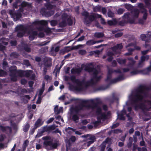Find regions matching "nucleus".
Segmentation results:
<instances>
[{
	"instance_id": "nucleus-60",
	"label": "nucleus",
	"mask_w": 151,
	"mask_h": 151,
	"mask_svg": "<svg viewBox=\"0 0 151 151\" xmlns=\"http://www.w3.org/2000/svg\"><path fill=\"white\" fill-rule=\"evenodd\" d=\"M123 35V33L122 32H119L115 34L114 36L115 37H119L122 36Z\"/></svg>"
},
{
	"instance_id": "nucleus-44",
	"label": "nucleus",
	"mask_w": 151,
	"mask_h": 151,
	"mask_svg": "<svg viewBox=\"0 0 151 151\" xmlns=\"http://www.w3.org/2000/svg\"><path fill=\"white\" fill-rule=\"evenodd\" d=\"M147 10H146L145 12H141V13H143V19L144 20H146L147 18Z\"/></svg>"
},
{
	"instance_id": "nucleus-22",
	"label": "nucleus",
	"mask_w": 151,
	"mask_h": 151,
	"mask_svg": "<svg viewBox=\"0 0 151 151\" xmlns=\"http://www.w3.org/2000/svg\"><path fill=\"white\" fill-rule=\"evenodd\" d=\"M104 36V34L102 32H96L94 34V37L98 38L102 37Z\"/></svg>"
},
{
	"instance_id": "nucleus-9",
	"label": "nucleus",
	"mask_w": 151,
	"mask_h": 151,
	"mask_svg": "<svg viewBox=\"0 0 151 151\" xmlns=\"http://www.w3.org/2000/svg\"><path fill=\"white\" fill-rule=\"evenodd\" d=\"M131 14L129 12L125 13L122 17L123 19L118 22L119 25L123 26L128 23L131 24L134 23L135 20L134 18H131Z\"/></svg>"
},
{
	"instance_id": "nucleus-58",
	"label": "nucleus",
	"mask_w": 151,
	"mask_h": 151,
	"mask_svg": "<svg viewBox=\"0 0 151 151\" xmlns=\"http://www.w3.org/2000/svg\"><path fill=\"white\" fill-rule=\"evenodd\" d=\"M67 21L69 25H71L72 24L73 22L70 18H68Z\"/></svg>"
},
{
	"instance_id": "nucleus-43",
	"label": "nucleus",
	"mask_w": 151,
	"mask_h": 151,
	"mask_svg": "<svg viewBox=\"0 0 151 151\" xmlns=\"http://www.w3.org/2000/svg\"><path fill=\"white\" fill-rule=\"evenodd\" d=\"M32 71L31 70H27L26 71L25 74L26 77H29L32 74Z\"/></svg>"
},
{
	"instance_id": "nucleus-52",
	"label": "nucleus",
	"mask_w": 151,
	"mask_h": 151,
	"mask_svg": "<svg viewBox=\"0 0 151 151\" xmlns=\"http://www.w3.org/2000/svg\"><path fill=\"white\" fill-rule=\"evenodd\" d=\"M101 10V7L99 6H96L93 8V10L94 12L100 11Z\"/></svg>"
},
{
	"instance_id": "nucleus-14",
	"label": "nucleus",
	"mask_w": 151,
	"mask_h": 151,
	"mask_svg": "<svg viewBox=\"0 0 151 151\" xmlns=\"http://www.w3.org/2000/svg\"><path fill=\"white\" fill-rule=\"evenodd\" d=\"M0 129L3 132L6 133H10L12 132V128L10 127L9 126H4L2 125H0Z\"/></svg>"
},
{
	"instance_id": "nucleus-27",
	"label": "nucleus",
	"mask_w": 151,
	"mask_h": 151,
	"mask_svg": "<svg viewBox=\"0 0 151 151\" xmlns=\"http://www.w3.org/2000/svg\"><path fill=\"white\" fill-rule=\"evenodd\" d=\"M19 54L16 52H12L10 54V57L12 59L17 58L19 57Z\"/></svg>"
},
{
	"instance_id": "nucleus-8",
	"label": "nucleus",
	"mask_w": 151,
	"mask_h": 151,
	"mask_svg": "<svg viewBox=\"0 0 151 151\" xmlns=\"http://www.w3.org/2000/svg\"><path fill=\"white\" fill-rule=\"evenodd\" d=\"M80 105V104L76 106L75 107H72L70 108V118L72 121L76 123L78 122L79 119V112L81 110H86V108H82L81 109H78L77 107Z\"/></svg>"
},
{
	"instance_id": "nucleus-19",
	"label": "nucleus",
	"mask_w": 151,
	"mask_h": 151,
	"mask_svg": "<svg viewBox=\"0 0 151 151\" xmlns=\"http://www.w3.org/2000/svg\"><path fill=\"white\" fill-rule=\"evenodd\" d=\"M45 132H48V126H45L42 127V129L40 132H39L38 134H37V136H38L39 135V136L41 135Z\"/></svg>"
},
{
	"instance_id": "nucleus-39",
	"label": "nucleus",
	"mask_w": 151,
	"mask_h": 151,
	"mask_svg": "<svg viewBox=\"0 0 151 151\" xmlns=\"http://www.w3.org/2000/svg\"><path fill=\"white\" fill-rule=\"evenodd\" d=\"M144 61L142 60L141 59V60L139 61L138 65L137 67L138 68H142L143 66L144 65Z\"/></svg>"
},
{
	"instance_id": "nucleus-10",
	"label": "nucleus",
	"mask_w": 151,
	"mask_h": 151,
	"mask_svg": "<svg viewBox=\"0 0 151 151\" xmlns=\"http://www.w3.org/2000/svg\"><path fill=\"white\" fill-rule=\"evenodd\" d=\"M43 145L45 147L47 150H53L56 148L58 146L57 143H53L51 141H45Z\"/></svg>"
},
{
	"instance_id": "nucleus-57",
	"label": "nucleus",
	"mask_w": 151,
	"mask_h": 151,
	"mask_svg": "<svg viewBox=\"0 0 151 151\" xmlns=\"http://www.w3.org/2000/svg\"><path fill=\"white\" fill-rule=\"evenodd\" d=\"M44 90L43 88L40 89L39 90V92L38 95V96L42 97L41 96Z\"/></svg>"
},
{
	"instance_id": "nucleus-31",
	"label": "nucleus",
	"mask_w": 151,
	"mask_h": 151,
	"mask_svg": "<svg viewBox=\"0 0 151 151\" xmlns=\"http://www.w3.org/2000/svg\"><path fill=\"white\" fill-rule=\"evenodd\" d=\"M134 48H129L128 49V50L129 51L128 52L125 53L124 54L125 55L128 56L131 55L132 54V52L134 50Z\"/></svg>"
},
{
	"instance_id": "nucleus-36",
	"label": "nucleus",
	"mask_w": 151,
	"mask_h": 151,
	"mask_svg": "<svg viewBox=\"0 0 151 151\" xmlns=\"http://www.w3.org/2000/svg\"><path fill=\"white\" fill-rule=\"evenodd\" d=\"M70 130L73 132H75V129L71 127H68V128H66L65 129L66 132L68 133L69 134L71 133V131Z\"/></svg>"
},
{
	"instance_id": "nucleus-49",
	"label": "nucleus",
	"mask_w": 151,
	"mask_h": 151,
	"mask_svg": "<svg viewBox=\"0 0 151 151\" xmlns=\"http://www.w3.org/2000/svg\"><path fill=\"white\" fill-rule=\"evenodd\" d=\"M125 8L128 10H131L132 9V6L129 4H126L125 5Z\"/></svg>"
},
{
	"instance_id": "nucleus-50",
	"label": "nucleus",
	"mask_w": 151,
	"mask_h": 151,
	"mask_svg": "<svg viewBox=\"0 0 151 151\" xmlns=\"http://www.w3.org/2000/svg\"><path fill=\"white\" fill-rule=\"evenodd\" d=\"M50 24L52 26H55L57 24V22L56 20H52L50 21Z\"/></svg>"
},
{
	"instance_id": "nucleus-15",
	"label": "nucleus",
	"mask_w": 151,
	"mask_h": 151,
	"mask_svg": "<svg viewBox=\"0 0 151 151\" xmlns=\"http://www.w3.org/2000/svg\"><path fill=\"white\" fill-rule=\"evenodd\" d=\"M52 59L50 58H46L44 59V66L47 67H50L52 65Z\"/></svg>"
},
{
	"instance_id": "nucleus-28",
	"label": "nucleus",
	"mask_w": 151,
	"mask_h": 151,
	"mask_svg": "<svg viewBox=\"0 0 151 151\" xmlns=\"http://www.w3.org/2000/svg\"><path fill=\"white\" fill-rule=\"evenodd\" d=\"M106 100L110 103H113L115 100L114 94H113L112 96L107 98Z\"/></svg>"
},
{
	"instance_id": "nucleus-34",
	"label": "nucleus",
	"mask_w": 151,
	"mask_h": 151,
	"mask_svg": "<svg viewBox=\"0 0 151 151\" xmlns=\"http://www.w3.org/2000/svg\"><path fill=\"white\" fill-rule=\"evenodd\" d=\"M55 128V125L53 124L50 126H48V132H50L54 130Z\"/></svg>"
},
{
	"instance_id": "nucleus-56",
	"label": "nucleus",
	"mask_w": 151,
	"mask_h": 151,
	"mask_svg": "<svg viewBox=\"0 0 151 151\" xmlns=\"http://www.w3.org/2000/svg\"><path fill=\"white\" fill-rule=\"evenodd\" d=\"M43 96H42V97H39L38 96L37 100L36 101V104H40L41 102V101L42 98Z\"/></svg>"
},
{
	"instance_id": "nucleus-16",
	"label": "nucleus",
	"mask_w": 151,
	"mask_h": 151,
	"mask_svg": "<svg viewBox=\"0 0 151 151\" xmlns=\"http://www.w3.org/2000/svg\"><path fill=\"white\" fill-rule=\"evenodd\" d=\"M96 109V113L98 114V116L99 115H100L102 114H104L107 116V118L108 117L110 116V111H108L106 114L105 113H102L101 112V108L97 106V107L95 108V109Z\"/></svg>"
},
{
	"instance_id": "nucleus-32",
	"label": "nucleus",
	"mask_w": 151,
	"mask_h": 151,
	"mask_svg": "<svg viewBox=\"0 0 151 151\" xmlns=\"http://www.w3.org/2000/svg\"><path fill=\"white\" fill-rule=\"evenodd\" d=\"M133 140V139L132 137H131L129 138V142L127 144V146L128 148H130L132 146Z\"/></svg>"
},
{
	"instance_id": "nucleus-11",
	"label": "nucleus",
	"mask_w": 151,
	"mask_h": 151,
	"mask_svg": "<svg viewBox=\"0 0 151 151\" xmlns=\"http://www.w3.org/2000/svg\"><path fill=\"white\" fill-rule=\"evenodd\" d=\"M107 116L104 114H102L98 116L97 120L93 122L94 127H96L100 124L101 121H103L107 119Z\"/></svg>"
},
{
	"instance_id": "nucleus-12",
	"label": "nucleus",
	"mask_w": 151,
	"mask_h": 151,
	"mask_svg": "<svg viewBox=\"0 0 151 151\" xmlns=\"http://www.w3.org/2000/svg\"><path fill=\"white\" fill-rule=\"evenodd\" d=\"M123 48V46L122 43L117 44L112 48V51L114 54H119L121 52V50Z\"/></svg>"
},
{
	"instance_id": "nucleus-6",
	"label": "nucleus",
	"mask_w": 151,
	"mask_h": 151,
	"mask_svg": "<svg viewBox=\"0 0 151 151\" xmlns=\"http://www.w3.org/2000/svg\"><path fill=\"white\" fill-rule=\"evenodd\" d=\"M114 72L117 73H121V72L119 69L113 70L112 69H109L108 72V74L107 79L106 81H109L111 83H114L117 82L122 81L124 79L123 75H120L116 78L111 80V73Z\"/></svg>"
},
{
	"instance_id": "nucleus-30",
	"label": "nucleus",
	"mask_w": 151,
	"mask_h": 151,
	"mask_svg": "<svg viewBox=\"0 0 151 151\" xmlns=\"http://www.w3.org/2000/svg\"><path fill=\"white\" fill-rule=\"evenodd\" d=\"M66 21V20L63 19V21L59 23L60 27H65L67 25Z\"/></svg>"
},
{
	"instance_id": "nucleus-64",
	"label": "nucleus",
	"mask_w": 151,
	"mask_h": 151,
	"mask_svg": "<svg viewBox=\"0 0 151 151\" xmlns=\"http://www.w3.org/2000/svg\"><path fill=\"white\" fill-rule=\"evenodd\" d=\"M27 80L25 79H22L21 81V83L22 85H24L27 83Z\"/></svg>"
},
{
	"instance_id": "nucleus-45",
	"label": "nucleus",
	"mask_w": 151,
	"mask_h": 151,
	"mask_svg": "<svg viewBox=\"0 0 151 151\" xmlns=\"http://www.w3.org/2000/svg\"><path fill=\"white\" fill-rule=\"evenodd\" d=\"M118 116L119 119L121 120H125V117L124 116V115L120 114H118Z\"/></svg>"
},
{
	"instance_id": "nucleus-21",
	"label": "nucleus",
	"mask_w": 151,
	"mask_h": 151,
	"mask_svg": "<svg viewBox=\"0 0 151 151\" xmlns=\"http://www.w3.org/2000/svg\"><path fill=\"white\" fill-rule=\"evenodd\" d=\"M71 73L73 74H79L81 71V69L80 68H73L71 70Z\"/></svg>"
},
{
	"instance_id": "nucleus-23",
	"label": "nucleus",
	"mask_w": 151,
	"mask_h": 151,
	"mask_svg": "<svg viewBox=\"0 0 151 151\" xmlns=\"http://www.w3.org/2000/svg\"><path fill=\"white\" fill-rule=\"evenodd\" d=\"M138 6L139 8L140 9L141 12H145V10H146L145 8V6L144 4L142 3H139L138 4Z\"/></svg>"
},
{
	"instance_id": "nucleus-7",
	"label": "nucleus",
	"mask_w": 151,
	"mask_h": 151,
	"mask_svg": "<svg viewBox=\"0 0 151 151\" xmlns=\"http://www.w3.org/2000/svg\"><path fill=\"white\" fill-rule=\"evenodd\" d=\"M9 75L11 77L12 81H15L17 80V77H22L24 76V73L21 71H18L17 67L15 66H12L9 68Z\"/></svg>"
},
{
	"instance_id": "nucleus-42",
	"label": "nucleus",
	"mask_w": 151,
	"mask_h": 151,
	"mask_svg": "<svg viewBox=\"0 0 151 151\" xmlns=\"http://www.w3.org/2000/svg\"><path fill=\"white\" fill-rule=\"evenodd\" d=\"M45 5L47 9H52L53 8V6L48 2Z\"/></svg>"
},
{
	"instance_id": "nucleus-47",
	"label": "nucleus",
	"mask_w": 151,
	"mask_h": 151,
	"mask_svg": "<svg viewBox=\"0 0 151 151\" xmlns=\"http://www.w3.org/2000/svg\"><path fill=\"white\" fill-rule=\"evenodd\" d=\"M149 58V56L148 55L142 56L141 57V59L142 60L145 61V60H148Z\"/></svg>"
},
{
	"instance_id": "nucleus-38",
	"label": "nucleus",
	"mask_w": 151,
	"mask_h": 151,
	"mask_svg": "<svg viewBox=\"0 0 151 151\" xmlns=\"http://www.w3.org/2000/svg\"><path fill=\"white\" fill-rule=\"evenodd\" d=\"M63 107H60L58 109V110L55 111V114H60L61 112H63Z\"/></svg>"
},
{
	"instance_id": "nucleus-2",
	"label": "nucleus",
	"mask_w": 151,
	"mask_h": 151,
	"mask_svg": "<svg viewBox=\"0 0 151 151\" xmlns=\"http://www.w3.org/2000/svg\"><path fill=\"white\" fill-rule=\"evenodd\" d=\"M149 90L148 87L141 85L133 91L131 94L129 96L132 105L136 108L140 106L142 103H147L151 108V100L149 101L145 99L147 97V91Z\"/></svg>"
},
{
	"instance_id": "nucleus-62",
	"label": "nucleus",
	"mask_w": 151,
	"mask_h": 151,
	"mask_svg": "<svg viewBox=\"0 0 151 151\" xmlns=\"http://www.w3.org/2000/svg\"><path fill=\"white\" fill-rule=\"evenodd\" d=\"M88 139L90 141H93L94 142L95 141L96 138L94 136H91L89 137Z\"/></svg>"
},
{
	"instance_id": "nucleus-4",
	"label": "nucleus",
	"mask_w": 151,
	"mask_h": 151,
	"mask_svg": "<svg viewBox=\"0 0 151 151\" xmlns=\"http://www.w3.org/2000/svg\"><path fill=\"white\" fill-rule=\"evenodd\" d=\"M101 103V101L99 98L83 100H82V102L80 104V105L77 108L78 109H81L84 108L87 110L91 109L93 110L97 107L98 104H100Z\"/></svg>"
},
{
	"instance_id": "nucleus-40",
	"label": "nucleus",
	"mask_w": 151,
	"mask_h": 151,
	"mask_svg": "<svg viewBox=\"0 0 151 151\" xmlns=\"http://www.w3.org/2000/svg\"><path fill=\"white\" fill-rule=\"evenodd\" d=\"M130 74L132 76L136 75L140 73L139 70H136L130 72Z\"/></svg>"
},
{
	"instance_id": "nucleus-59",
	"label": "nucleus",
	"mask_w": 151,
	"mask_h": 151,
	"mask_svg": "<svg viewBox=\"0 0 151 151\" xmlns=\"http://www.w3.org/2000/svg\"><path fill=\"white\" fill-rule=\"evenodd\" d=\"M47 66H45L43 68V70H42L43 75H45L47 72Z\"/></svg>"
},
{
	"instance_id": "nucleus-25",
	"label": "nucleus",
	"mask_w": 151,
	"mask_h": 151,
	"mask_svg": "<svg viewBox=\"0 0 151 151\" xmlns=\"http://www.w3.org/2000/svg\"><path fill=\"white\" fill-rule=\"evenodd\" d=\"M42 124V123H41V119H38L36 122L34 127H35V128H37L41 126Z\"/></svg>"
},
{
	"instance_id": "nucleus-17",
	"label": "nucleus",
	"mask_w": 151,
	"mask_h": 151,
	"mask_svg": "<svg viewBox=\"0 0 151 151\" xmlns=\"http://www.w3.org/2000/svg\"><path fill=\"white\" fill-rule=\"evenodd\" d=\"M150 71H151V65L146 69L139 70L140 74L143 75L148 74Z\"/></svg>"
},
{
	"instance_id": "nucleus-37",
	"label": "nucleus",
	"mask_w": 151,
	"mask_h": 151,
	"mask_svg": "<svg viewBox=\"0 0 151 151\" xmlns=\"http://www.w3.org/2000/svg\"><path fill=\"white\" fill-rule=\"evenodd\" d=\"M30 125L29 124H28L27 123L24 127L23 129V130L24 132H27L29 128Z\"/></svg>"
},
{
	"instance_id": "nucleus-29",
	"label": "nucleus",
	"mask_w": 151,
	"mask_h": 151,
	"mask_svg": "<svg viewBox=\"0 0 151 151\" xmlns=\"http://www.w3.org/2000/svg\"><path fill=\"white\" fill-rule=\"evenodd\" d=\"M140 38L141 39L144 41H145V47H147L148 46V45L146 43V40L147 38V36L145 34H141L140 35Z\"/></svg>"
},
{
	"instance_id": "nucleus-51",
	"label": "nucleus",
	"mask_w": 151,
	"mask_h": 151,
	"mask_svg": "<svg viewBox=\"0 0 151 151\" xmlns=\"http://www.w3.org/2000/svg\"><path fill=\"white\" fill-rule=\"evenodd\" d=\"M67 17H68V15L66 13H64L62 15V19L63 20H67Z\"/></svg>"
},
{
	"instance_id": "nucleus-61",
	"label": "nucleus",
	"mask_w": 151,
	"mask_h": 151,
	"mask_svg": "<svg viewBox=\"0 0 151 151\" xmlns=\"http://www.w3.org/2000/svg\"><path fill=\"white\" fill-rule=\"evenodd\" d=\"M24 50L27 52H31V49L28 46H26L24 48Z\"/></svg>"
},
{
	"instance_id": "nucleus-26",
	"label": "nucleus",
	"mask_w": 151,
	"mask_h": 151,
	"mask_svg": "<svg viewBox=\"0 0 151 151\" xmlns=\"http://www.w3.org/2000/svg\"><path fill=\"white\" fill-rule=\"evenodd\" d=\"M96 43V41H95L93 40H88L86 42V44L87 45L91 46Z\"/></svg>"
},
{
	"instance_id": "nucleus-48",
	"label": "nucleus",
	"mask_w": 151,
	"mask_h": 151,
	"mask_svg": "<svg viewBox=\"0 0 151 151\" xmlns=\"http://www.w3.org/2000/svg\"><path fill=\"white\" fill-rule=\"evenodd\" d=\"M125 10L122 8H119L117 10V12L118 14H121L124 12Z\"/></svg>"
},
{
	"instance_id": "nucleus-3",
	"label": "nucleus",
	"mask_w": 151,
	"mask_h": 151,
	"mask_svg": "<svg viewBox=\"0 0 151 151\" xmlns=\"http://www.w3.org/2000/svg\"><path fill=\"white\" fill-rule=\"evenodd\" d=\"M47 24V22L44 20H36L30 25L27 26H24L22 25H18L15 28V30L18 32L17 37H21L25 33H29L31 31L33 30L36 29L39 31L42 30L44 29V26H46Z\"/></svg>"
},
{
	"instance_id": "nucleus-24",
	"label": "nucleus",
	"mask_w": 151,
	"mask_h": 151,
	"mask_svg": "<svg viewBox=\"0 0 151 151\" xmlns=\"http://www.w3.org/2000/svg\"><path fill=\"white\" fill-rule=\"evenodd\" d=\"M107 23L110 26H112L116 24L117 23V22L116 19H113V20H109L108 21Z\"/></svg>"
},
{
	"instance_id": "nucleus-33",
	"label": "nucleus",
	"mask_w": 151,
	"mask_h": 151,
	"mask_svg": "<svg viewBox=\"0 0 151 151\" xmlns=\"http://www.w3.org/2000/svg\"><path fill=\"white\" fill-rule=\"evenodd\" d=\"M128 60H129V63L127 65L128 66H130L131 65H133L135 63V62L133 58H129Z\"/></svg>"
},
{
	"instance_id": "nucleus-18",
	"label": "nucleus",
	"mask_w": 151,
	"mask_h": 151,
	"mask_svg": "<svg viewBox=\"0 0 151 151\" xmlns=\"http://www.w3.org/2000/svg\"><path fill=\"white\" fill-rule=\"evenodd\" d=\"M9 13L14 18L16 17L17 18H19L21 17V15L20 14H18L16 12H15L13 11L12 10H9Z\"/></svg>"
},
{
	"instance_id": "nucleus-41",
	"label": "nucleus",
	"mask_w": 151,
	"mask_h": 151,
	"mask_svg": "<svg viewBox=\"0 0 151 151\" xmlns=\"http://www.w3.org/2000/svg\"><path fill=\"white\" fill-rule=\"evenodd\" d=\"M31 4H29L28 2L25 1H23L22 3V6L23 7H25L27 6L29 7L31 6Z\"/></svg>"
},
{
	"instance_id": "nucleus-35",
	"label": "nucleus",
	"mask_w": 151,
	"mask_h": 151,
	"mask_svg": "<svg viewBox=\"0 0 151 151\" xmlns=\"http://www.w3.org/2000/svg\"><path fill=\"white\" fill-rule=\"evenodd\" d=\"M117 61L119 64H125L126 63V59H117Z\"/></svg>"
},
{
	"instance_id": "nucleus-5",
	"label": "nucleus",
	"mask_w": 151,
	"mask_h": 151,
	"mask_svg": "<svg viewBox=\"0 0 151 151\" xmlns=\"http://www.w3.org/2000/svg\"><path fill=\"white\" fill-rule=\"evenodd\" d=\"M82 16L84 17L83 19V22L84 24L86 25L90 24L93 21L95 18H101V23L105 24V22L104 19L101 17V15L98 14H93L89 15V13L86 11L83 12L81 13Z\"/></svg>"
},
{
	"instance_id": "nucleus-54",
	"label": "nucleus",
	"mask_w": 151,
	"mask_h": 151,
	"mask_svg": "<svg viewBox=\"0 0 151 151\" xmlns=\"http://www.w3.org/2000/svg\"><path fill=\"white\" fill-rule=\"evenodd\" d=\"M86 52L85 50H81L79 51V53L81 55H85L86 54Z\"/></svg>"
},
{
	"instance_id": "nucleus-53",
	"label": "nucleus",
	"mask_w": 151,
	"mask_h": 151,
	"mask_svg": "<svg viewBox=\"0 0 151 151\" xmlns=\"http://www.w3.org/2000/svg\"><path fill=\"white\" fill-rule=\"evenodd\" d=\"M6 72L2 70H0V76H4L6 74Z\"/></svg>"
},
{
	"instance_id": "nucleus-63",
	"label": "nucleus",
	"mask_w": 151,
	"mask_h": 151,
	"mask_svg": "<svg viewBox=\"0 0 151 151\" xmlns=\"http://www.w3.org/2000/svg\"><path fill=\"white\" fill-rule=\"evenodd\" d=\"M76 140V137L74 136H72L69 139L70 141L72 142H74Z\"/></svg>"
},
{
	"instance_id": "nucleus-46",
	"label": "nucleus",
	"mask_w": 151,
	"mask_h": 151,
	"mask_svg": "<svg viewBox=\"0 0 151 151\" xmlns=\"http://www.w3.org/2000/svg\"><path fill=\"white\" fill-rule=\"evenodd\" d=\"M108 15L109 17H112L114 16V13L110 10L108 11Z\"/></svg>"
},
{
	"instance_id": "nucleus-55",
	"label": "nucleus",
	"mask_w": 151,
	"mask_h": 151,
	"mask_svg": "<svg viewBox=\"0 0 151 151\" xmlns=\"http://www.w3.org/2000/svg\"><path fill=\"white\" fill-rule=\"evenodd\" d=\"M23 63L24 65H25L28 66H30V65L29 61L27 60H24L23 61Z\"/></svg>"
},
{
	"instance_id": "nucleus-1",
	"label": "nucleus",
	"mask_w": 151,
	"mask_h": 151,
	"mask_svg": "<svg viewBox=\"0 0 151 151\" xmlns=\"http://www.w3.org/2000/svg\"><path fill=\"white\" fill-rule=\"evenodd\" d=\"M84 69L92 76L93 77L90 80L86 82L84 79H83L81 81L79 79H76L74 76H71L70 77L72 81L76 84V86L75 87V89L77 91H85L88 86L94 84L101 78V76H97L100 72L99 69L94 68L93 66L91 67L90 65L86 66Z\"/></svg>"
},
{
	"instance_id": "nucleus-20",
	"label": "nucleus",
	"mask_w": 151,
	"mask_h": 151,
	"mask_svg": "<svg viewBox=\"0 0 151 151\" xmlns=\"http://www.w3.org/2000/svg\"><path fill=\"white\" fill-rule=\"evenodd\" d=\"M139 11L137 9H135L131 12L134 18H137L138 17Z\"/></svg>"
},
{
	"instance_id": "nucleus-13",
	"label": "nucleus",
	"mask_w": 151,
	"mask_h": 151,
	"mask_svg": "<svg viewBox=\"0 0 151 151\" xmlns=\"http://www.w3.org/2000/svg\"><path fill=\"white\" fill-rule=\"evenodd\" d=\"M40 12L43 15H44L46 17H50L54 13V11L52 10H50L47 11V10L45 8H42Z\"/></svg>"
}]
</instances>
